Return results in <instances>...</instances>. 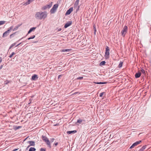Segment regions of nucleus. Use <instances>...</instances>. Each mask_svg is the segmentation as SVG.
I'll return each instance as SVG.
<instances>
[{
	"instance_id": "1",
	"label": "nucleus",
	"mask_w": 151,
	"mask_h": 151,
	"mask_svg": "<svg viewBox=\"0 0 151 151\" xmlns=\"http://www.w3.org/2000/svg\"><path fill=\"white\" fill-rule=\"evenodd\" d=\"M47 16V13L46 12H38L36 13L35 17L37 19L41 20L45 18Z\"/></svg>"
},
{
	"instance_id": "2",
	"label": "nucleus",
	"mask_w": 151,
	"mask_h": 151,
	"mask_svg": "<svg viewBox=\"0 0 151 151\" xmlns=\"http://www.w3.org/2000/svg\"><path fill=\"white\" fill-rule=\"evenodd\" d=\"M127 27L126 26H124L121 32L122 35L123 37H125V35L127 32Z\"/></svg>"
},
{
	"instance_id": "3",
	"label": "nucleus",
	"mask_w": 151,
	"mask_h": 151,
	"mask_svg": "<svg viewBox=\"0 0 151 151\" xmlns=\"http://www.w3.org/2000/svg\"><path fill=\"white\" fill-rule=\"evenodd\" d=\"M86 123V121L85 120L81 119L79 118L77 120V121L76 122V124L77 125H79L80 124H84Z\"/></svg>"
},
{
	"instance_id": "4",
	"label": "nucleus",
	"mask_w": 151,
	"mask_h": 151,
	"mask_svg": "<svg viewBox=\"0 0 151 151\" xmlns=\"http://www.w3.org/2000/svg\"><path fill=\"white\" fill-rule=\"evenodd\" d=\"M13 28V26H11L9 28L8 30L4 33L2 35L3 37H5L7 36L10 32L11 30Z\"/></svg>"
},
{
	"instance_id": "5",
	"label": "nucleus",
	"mask_w": 151,
	"mask_h": 151,
	"mask_svg": "<svg viewBox=\"0 0 151 151\" xmlns=\"http://www.w3.org/2000/svg\"><path fill=\"white\" fill-rule=\"evenodd\" d=\"M58 6V4H54L52 8L50 10V12L51 14L54 13L56 11L57 8Z\"/></svg>"
},
{
	"instance_id": "6",
	"label": "nucleus",
	"mask_w": 151,
	"mask_h": 151,
	"mask_svg": "<svg viewBox=\"0 0 151 151\" xmlns=\"http://www.w3.org/2000/svg\"><path fill=\"white\" fill-rule=\"evenodd\" d=\"M109 47L106 46V52L105 56L106 58H108L109 55Z\"/></svg>"
},
{
	"instance_id": "7",
	"label": "nucleus",
	"mask_w": 151,
	"mask_h": 151,
	"mask_svg": "<svg viewBox=\"0 0 151 151\" xmlns=\"http://www.w3.org/2000/svg\"><path fill=\"white\" fill-rule=\"evenodd\" d=\"M73 10V7L70 8L66 12L65 15H66L70 14Z\"/></svg>"
},
{
	"instance_id": "8",
	"label": "nucleus",
	"mask_w": 151,
	"mask_h": 151,
	"mask_svg": "<svg viewBox=\"0 0 151 151\" xmlns=\"http://www.w3.org/2000/svg\"><path fill=\"white\" fill-rule=\"evenodd\" d=\"M72 23V21H70L66 23L64 25L65 28H67L68 27L70 26Z\"/></svg>"
},
{
	"instance_id": "9",
	"label": "nucleus",
	"mask_w": 151,
	"mask_h": 151,
	"mask_svg": "<svg viewBox=\"0 0 151 151\" xmlns=\"http://www.w3.org/2000/svg\"><path fill=\"white\" fill-rule=\"evenodd\" d=\"M38 76L36 74L33 75L32 77V80L33 81H36L38 78Z\"/></svg>"
},
{
	"instance_id": "10",
	"label": "nucleus",
	"mask_w": 151,
	"mask_h": 151,
	"mask_svg": "<svg viewBox=\"0 0 151 151\" xmlns=\"http://www.w3.org/2000/svg\"><path fill=\"white\" fill-rule=\"evenodd\" d=\"M27 143L29 144L30 146H35V142L33 141H29L27 142Z\"/></svg>"
},
{
	"instance_id": "11",
	"label": "nucleus",
	"mask_w": 151,
	"mask_h": 151,
	"mask_svg": "<svg viewBox=\"0 0 151 151\" xmlns=\"http://www.w3.org/2000/svg\"><path fill=\"white\" fill-rule=\"evenodd\" d=\"M141 73L140 72H138L135 75V77L136 78H137L140 77L141 75Z\"/></svg>"
},
{
	"instance_id": "12",
	"label": "nucleus",
	"mask_w": 151,
	"mask_h": 151,
	"mask_svg": "<svg viewBox=\"0 0 151 151\" xmlns=\"http://www.w3.org/2000/svg\"><path fill=\"white\" fill-rule=\"evenodd\" d=\"M77 132L76 130H74L71 131H68L67 132V133L68 134H74Z\"/></svg>"
},
{
	"instance_id": "13",
	"label": "nucleus",
	"mask_w": 151,
	"mask_h": 151,
	"mask_svg": "<svg viewBox=\"0 0 151 151\" xmlns=\"http://www.w3.org/2000/svg\"><path fill=\"white\" fill-rule=\"evenodd\" d=\"M36 27H33L31 28L28 32V34L30 33L31 32H32L33 31H34L35 29H36Z\"/></svg>"
},
{
	"instance_id": "14",
	"label": "nucleus",
	"mask_w": 151,
	"mask_h": 151,
	"mask_svg": "<svg viewBox=\"0 0 151 151\" xmlns=\"http://www.w3.org/2000/svg\"><path fill=\"white\" fill-rule=\"evenodd\" d=\"M42 139L43 141H44L45 142L48 141L49 140L48 138L46 137L45 136H44L43 135L42 136Z\"/></svg>"
},
{
	"instance_id": "15",
	"label": "nucleus",
	"mask_w": 151,
	"mask_h": 151,
	"mask_svg": "<svg viewBox=\"0 0 151 151\" xmlns=\"http://www.w3.org/2000/svg\"><path fill=\"white\" fill-rule=\"evenodd\" d=\"M35 0H28L27 2L24 4L25 5H27Z\"/></svg>"
},
{
	"instance_id": "16",
	"label": "nucleus",
	"mask_w": 151,
	"mask_h": 151,
	"mask_svg": "<svg viewBox=\"0 0 151 151\" xmlns=\"http://www.w3.org/2000/svg\"><path fill=\"white\" fill-rule=\"evenodd\" d=\"M45 142H46L47 145L48 146V147L50 148L51 147V146L50 141L48 140V141H46Z\"/></svg>"
},
{
	"instance_id": "17",
	"label": "nucleus",
	"mask_w": 151,
	"mask_h": 151,
	"mask_svg": "<svg viewBox=\"0 0 151 151\" xmlns=\"http://www.w3.org/2000/svg\"><path fill=\"white\" fill-rule=\"evenodd\" d=\"M18 42V41L12 44L9 47V50L12 47L14 46Z\"/></svg>"
},
{
	"instance_id": "18",
	"label": "nucleus",
	"mask_w": 151,
	"mask_h": 151,
	"mask_svg": "<svg viewBox=\"0 0 151 151\" xmlns=\"http://www.w3.org/2000/svg\"><path fill=\"white\" fill-rule=\"evenodd\" d=\"M95 83L98 84H105L107 83L106 82H95Z\"/></svg>"
},
{
	"instance_id": "19",
	"label": "nucleus",
	"mask_w": 151,
	"mask_h": 151,
	"mask_svg": "<svg viewBox=\"0 0 151 151\" xmlns=\"http://www.w3.org/2000/svg\"><path fill=\"white\" fill-rule=\"evenodd\" d=\"M137 144L135 142L132 144V145L129 148L130 149H132V148L134 147L137 146Z\"/></svg>"
},
{
	"instance_id": "20",
	"label": "nucleus",
	"mask_w": 151,
	"mask_h": 151,
	"mask_svg": "<svg viewBox=\"0 0 151 151\" xmlns=\"http://www.w3.org/2000/svg\"><path fill=\"white\" fill-rule=\"evenodd\" d=\"M36 150V149L34 147H31L29 148V151H35Z\"/></svg>"
},
{
	"instance_id": "21",
	"label": "nucleus",
	"mask_w": 151,
	"mask_h": 151,
	"mask_svg": "<svg viewBox=\"0 0 151 151\" xmlns=\"http://www.w3.org/2000/svg\"><path fill=\"white\" fill-rule=\"evenodd\" d=\"M106 63L105 61H102L100 63V65L101 66L104 65H105Z\"/></svg>"
},
{
	"instance_id": "22",
	"label": "nucleus",
	"mask_w": 151,
	"mask_h": 151,
	"mask_svg": "<svg viewBox=\"0 0 151 151\" xmlns=\"http://www.w3.org/2000/svg\"><path fill=\"white\" fill-rule=\"evenodd\" d=\"M123 64V62H122V61L120 62V63H119V65H118V67L119 68H121Z\"/></svg>"
},
{
	"instance_id": "23",
	"label": "nucleus",
	"mask_w": 151,
	"mask_h": 151,
	"mask_svg": "<svg viewBox=\"0 0 151 151\" xmlns=\"http://www.w3.org/2000/svg\"><path fill=\"white\" fill-rule=\"evenodd\" d=\"M52 6V4H47L46 5V6L47 7V8H48V9L50 8Z\"/></svg>"
},
{
	"instance_id": "24",
	"label": "nucleus",
	"mask_w": 151,
	"mask_h": 151,
	"mask_svg": "<svg viewBox=\"0 0 151 151\" xmlns=\"http://www.w3.org/2000/svg\"><path fill=\"white\" fill-rule=\"evenodd\" d=\"M70 50H71L70 49H66L63 50L62 51L63 52H69Z\"/></svg>"
},
{
	"instance_id": "25",
	"label": "nucleus",
	"mask_w": 151,
	"mask_h": 151,
	"mask_svg": "<svg viewBox=\"0 0 151 151\" xmlns=\"http://www.w3.org/2000/svg\"><path fill=\"white\" fill-rule=\"evenodd\" d=\"M93 29H94V34L95 35L96 33V29L95 25H93Z\"/></svg>"
},
{
	"instance_id": "26",
	"label": "nucleus",
	"mask_w": 151,
	"mask_h": 151,
	"mask_svg": "<svg viewBox=\"0 0 151 151\" xmlns=\"http://www.w3.org/2000/svg\"><path fill=\"white\" fill-rule=\"evenodd\" d=\"M146 145H145L143 146L142 148L140 149L142 151H143L146 148Z\"/></svg>"
},
{
	"instance_id": "27",
	"label": "nucleus",
	"mask_w": 151,
	"mask_h": 151,
	"mask_svg": "<svg viewBox=\"0 0 151 151\" xmlns=\"http://www.w3.org/2000/svg\"><path fill=\"white\" fill-rule=\"evenodd\" d=\"M18 29V27L16 26L14 29L12 28L11 30H12L13 31H14L17 30Z\"/></svg>"
},
{
	"instance_id": "28",
	"label": "nucleus",
	"mask_w": 151,
	"mask_h": 151,
	"mask_svg": "<svg viewBox=\"0 0 151 151\" xmlns=\"http://www.w3.org/2000/svg\"><path fill=\"white\" fill-rule=\"evenodd\" d=\"M16 32H15L14 33L11 34L10 36V38H12V37H13L14 36V35L16 33Z\"/></svg>"
},
{
	"instance_id": "29",
	"label": "nucleus",
	"mask_w": 151,
	"mask_h": 151,
	"mask_svg": "<svg viewBox=\"0 0 151 151\" xmlns=\"http://www.w3.org/2000/svg\"><path fill=\"white\" fill-rule=\"evenodd\" d=\"M10 82L9 81L6 80L4 81V84L6 85Z\"/></svg>"
},
{
	"instance_id": "30",
	"label": "nucleus",
	"mask_w": 151,
	"mask_h": 151,
	"mask_svg": "<svg viewBox=\"0 0 151 151\" xmlns=\"http://www.w3.org/2000/svg\"><path fill=\"white\" fill-rule=\"evenodd\" d=\"M14 54L15 53L14 52H12V54L9 56V57L10 58H11Z\"/></svg>"
},
{
	"instance_id": "31",
	"label": "nucleus",
	"mask_w": 151,
	"mask_h": 151,
	"mask_svg": "<svg viewBox=\"0 0 151 151\" xmlns=\"http://www.w3.org/2000/svg\"><path fill=\"white\" fill-rule=\"evenodd\" d=\"M105 93H104V92H102V93H101L99 94V96L101 97H102L103 95Z\"/></svg>"
},
{
	"instance_id": "32",
	"label": "nucleus",
	"mask_w": 151,
	"mask_h": 151,
	"mask_svg": "<svg viewBox=\"0 0 151 151\" xmlns=\"http://www.w3.org/2000/svg\"><path fill=\"white\" fill-rule=\"evenodd\" d=\"M47 8V7L46 6L43 7L42 8V10H46Z\"/></svg>"
},
{
	"instance_id": "33",
	"label": "nucleus",
	"mask_w": 151,
	"mask_h": 151,
	"mask_svg": "<svg viewBox=\"0 0 151 151\" xmlns=\"http://www.w3.org/2000/svg\"><path fill=\"white\" fill-rule=\"evenodd\" d=\"M141 142H142L141 140H139V141H137L135 142L136 143V144H137V145L139 144H140Z\"/></svg>"
},
{
	"instance_id": "34",
	"label": "nucleus",
	"mask_w": 151,
	"mask_h": 151,
	"mask_svg": "<svg viewBox=\"0 0 151 151\" xmlns=\"http://www.w3.org/2000/svg\"><path fill=\"white\" fill-rule=\"evenodd\" d=\"M5 22L4 21H0V25L4 24Z\"/></svg>"
},
{
	"instance_id": "35",
	"label": "nucleus",
	"mask_w": 151,
	"mask_h": 151,
	"mask_svg": "<svg viewBox=\"0 0 151 151\" xmlns=\"http://www.w3.org/2000/svg\"><path fill=\"white\" fill-rule=\"evenodd\" d=\"M46 150L45 148H41L40 149V151H46Z\"/></svg>"
},
{
	"instance_id": "36",
	"label": "nucleus",
	"mask_w": 151,
	"mask_h": 151,
	"mask_svg": "<svg viewBox=\"0 0 151 151\" xmlns=\"http://www.w3.org/2000/svg\"><path fill=\"white\" fill-rule=\"evenodd\" d=\"M83 76L80 77H78L77 78V79L78 80H81L83 79Z\"/></svg>"
},
{
	"instance_id": "37",
	"label": "nucleus",
	"mask_w": 151,
	"mask_h": 151,
	"mask_svg": "<svg viewBox=\"0 0 151 151\" xmlns=\"http://www.w3.org/2000/svg\"><path fill=\"white\" fill-rule=\"evenodd\" d=\"M141 72L143 73V74H145V71L144 70L142 69L141 70Z\"/></svg>"
},
{
	"instance_id": "38",
	"label": "nucleus",
	"mask_w": 151,
	"mask_h": 151,
	"mask_svg": "<svg viewBox=\"0 0 151 151\" xmlns=\"http://www.w3.org/2000/svg\"><path fill=\"white\" fill-rule=\"evenodd\" d=\"M79 0H77L75 2V5L76 4L77 5L78 3H79Z\"/></svg>"
},
{
	"instance_id": "39",
	"label": "nucleus",
	"mask_w": 151,
	"mask_h": 151,
	"mask_svg": "<svg viewBox=\"0 0 151 151\" xmlns=\"http://www.w3.org/2000/svg\"><path fill=\"white\" fill-rule=\"evenodd\" d=\"M22 127V126H18L16 127V129H17Z\"/></svg>"
},
{
	"instance_id": "40",
	"label": "nucleus",
	"mask_w": 151,
	"mask_h": 151,
	"mask_svg": "<svg viewBox=\"0 0 151 151\" xmlns=\"http://www.w3.org/2000/svg\"><path fill=\"white\" fill-rule=\"evenodd\" d=\"M35 37V35H33V36H32L30 37V38H31V39H34Z\"/></svg>"
},
{
	"instance_id": "41",
	"label": "nucleus",
	"mask_w": 151,
	"mask_h": 151,
	"mask_svg": "<svg viewBox=\"0 0 151 151\" xmlns=\"http://www.w3.org/2000/svg\"><path fill=\"white\" fill-rule=\"evenodd\" d=\"M63 76V75H59L58 76V79H59L60 78V77H61L62 76Z\"/></svg>"
},
{
	"instance_id": "42",
	"label": "nucleus",
	"mask_w": 151,
	"mask_h": 151,
	"mask_svg": "<svg viewBox=\"0 0 151 151\" xmlns=\"http://www.w3.org/2000/svg\"><path fill=\"white\" fill-rule=\"evenodd\" d=\"M58 142H56V143H55L54 144V145H55V146H56L57 145H58Z\"/></svg>"
},
{
	"instance_id": "43",
	"label": "nucleus",
	"mask_w": 151,
	"mask_h": 151,
	"mask_svg": "<svg viewBox=\"0 0 151 151\" xmlns=\"http://www.w3.org/2000/svg\"><path fill=\"white\" fill-rule=\"evenodd\" d=\"M54 140H55L54 138H52V139H51L50 140L51 142H53Z\"/></svg>"
},
{
	"instance_id": "44",
	"label": "nucleus",
	"mask_w": 151,
	"mask_h": 151,
	"mask_svg": "<svg viewBox=\"0 0 151 151\" xmlns=\"http://www.w3.org/2000/svg\"><path fill=\"white\" fill-rule=\"evenodd\" d=\"M4 64L1 65L0 67V70L3 67Z\"/></svg>"
},
{
	"instance_id": "45",
	"label": "nucleus",
	"mask_w": 151,
	"mask_h": 151,
	"mask_svg": "<svg viewBox=\"0 0 151 151\" xmlns=\"http://www.w3.org/2000/svg\"><path fill=\"white\" fill-rule=\"evenodd\" d=\"M2 59L1 57H0V63L1 62Z\"/></svg>"
},
{
	"instance_id": "46",
	"label": "nucleus",
	"mask_w": 151,
	"mask_h": 151,
	"mask_svg": "<svg viewBox=\"0 0 151 151\" xmlns=\"http://www.w3.org/2000/svg\"><path fill=\"white\" fill-rule=\"evenodd\" d=\"M79 93V92H75V93H73V94H74V95H76V94H77V93Z\"/></svg>"
},
{
	"instance_id": "47",
	"label": "nucleus",
	"mask_w": 151,
	"mask_h": 151,
	"mask_svg": "<svg viewBox=\"0 0 151 151\" xmlns=\"http://www.w3.org/2000/svg\"><path fill=\"white\" fill-rule=\"evenodd\" d=\"M61 30H62V29H61V28H60L59 29H58V32L60 31H61Z\"/></svg>"
},
{
	"instance_id": "48",
	"label": "nucleus",
	"mask_w": 151,
	"mask_h": 151,
	"mask_svg": "<svg viewBox=\"0 0 151 151\" xmlns=\"http://www.w3.org/2000/svg\"><path fill=\"white\" fill-rule=\"evenodd\" d=\"M22 24H19L17 26H16L17 27H18V28H19V27Z\"/></svg>"
},
{
	"instance_id": "49",
	"label": "nucleus",
	"mask_w": 151,
	"mask_h": 151,
	"mask_svg": "<svg viewBox=\"0 0 151 151\" xmlns=\"http://www.w3.org/2000/svg\"><path fill=\"white\" fill-rule=\"evenodd\" d=\"M58 124H54V126H58Z\"/></svg>"
},
{
	"instance_id": "50",
	"label": "nucleus",
	"mask_w": 151,
	"mask_h": 151,
	"mask_svg": "<svg viewBox=\"0 0 151 151\" xmlns=\"http://www.w3.org/2000/svg\"><path fill=\"white\" fill-rule=\"evenodd\" d=\"M21 43H20L18 44L17 45L16 47H17L19 45L21 44Z\"/></svg>"
},
{
	"instance_id": "51",
	"label": "nucleus",
	"mask_w": 151,
	"mask_h": 151,
	"mask_svg": "<svg viewBox=\"0 0 151 151\" xmlns=\"http://www.w3.org/2000/svg\"><path fill=\"white\" fill-rule=\"evenodd\" d=\"M18 150V149H14L13 150V151H17V150Z\"/></svg>"
},
{
	"instance_id": "52",
	"label": "nucleus",
	"mask_w": 151,
	"mask_h": 151,
	"mask_svg": "<svg viewBox=\"0 0 151 151\" xmlns=\"http://www.w3.org/2000/svg\"><path fill=\"white\" fill-rule=\"evenodd\" d=\"M30 39H31V38H30V37L28 38L27 40H30Z\"/></svg>"
},
{
	"instance_id": "53",
	"label": "nucleus",
	"mask_w": 151,
	"mask_h": 151,
	"mask_svg": "<svg viewBox=\"0 0 151 151\" xmlns=\"http://www.w3.org/2000/svg\"><path fill=\"white\" fill-rule=\"evenodd\" d=\"M30 146H30V145H28V147H29H29Z\"/></svg>"
},
{
	"instance_id": "54",
	"label": "nucleus",
	"mask_w": 151,
	"mask_h": 151,
	"mask_svg": "<svg viewBox=\"0 0 151 151\" xmlns=\"http://www.w3.org/2000/svg\"><path fill=\"white\" fill-rule=\"evenodd\" d=\"M23 38H24V37H22V38H21L20 39H19V41L20 40H21Z\"/></svg>"
},
{
	"instance_id": "55",
	"label": "nucleus",
	"mask_w": 151,
	"mask_h": 151,
	"mask_svg": "<svg viewBox=\"0 0 151 151\" xmlns=\"http://www.w3.org/2000/svg\"><path fill=\"white\" fill-rule=\"evenodd\" d=\"M139 151H142V150H141L140 149V150H139Z\"/></svg>"
},
{
	"instance_id": "56",
	"label": "nucleus",
	"mask_w": 151,
	"mask_h": 151,
	"mask_svg": "<svg viewBox=\"0 0 151 151\" xmlns=\"http://www.w3.org/2000/svg\"><path fill=\"white\" fill-rule=\"evenodd\" d=\"M28 148H29V147H27V148L26 149L27 150V149H28Z\"/></svg>"
},
{
	"instance_id": "57",
	"label": "nucleus",
	"mask_w": 151,
	"mask_h": 151,
	"mask_svg": "<svg viewBox=\"0 0 151 151\" xmlns=\"http://www.w3.org/2000/svg\"><path fill=\"white\" fill-rule=\"evenodd\" d=\"M28 148H29V147H27V148L26 149L27 150V149H28Z\"/></svg>"
},
{
	"instance_id": "58",
	"label": "nucleus",
	"mask_w": 151,
	"mask_h": 151,
	"mask_svg": "<svg viewBox=\"0 0 151 151\" xmlns=\"http://www.w3.org/2000/svg\"><path fill=\"white\" fill-rule=\"evenodd\" d=\"M27 139V138H26V139H25V140H26Z\"/></svg>"
}]
</instances>
